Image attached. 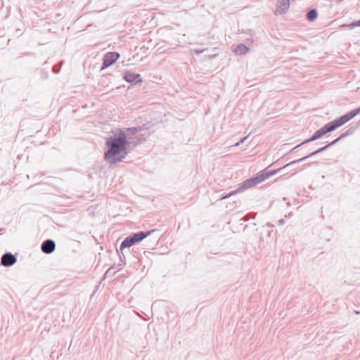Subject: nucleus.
<instances>
[{
	"mask_svg": "<svg viewBox=\"0 0 360 360\" xmlns=\"http://www.w3.org/2000/svg\"><path fill=\"white\" fill-rule=\"evenodd\" d=\"M345 136V134H342L341 136L338 137V139H335L333 141H332L331 143H330L329 144L311 153L310 154H309L308 155L305 156V157H303L302 158H300V159H298V160H294V161H292L290 162V163L285 165V166H283L282 168H280V169H276V170H273V171H270V172H266L265 170H263L261 172L257 174L255 176L250 178V179H248L244 181H243L242 183H240L238 186V187L236 188V190L224 195L223 197L221 198V199H226V198H229V197H231V195H234V194H236V193H242L243 191H245V190L247 189H249V188H253L255 186H256L257 185L261 184L262 182L264 181L265 180H266L267 179H269V177L275 175L276 174H277L279 171H281L282 169L283 168H285L286 167L290 165H293V164H295V163H297V162H300L306 159H307L309 157H311V156H314L322 151H324L326 150L328 147L334 145L335 143H337L340 139H342V137Z\"/></svg>",
	"mask_w": 360,
	"mask_h": 360,
	"instance_id": "nucleus-1",
	"label": "nucleus"
},
{
	"mask_svg": "<svg viewBox=\"0 0 360 360\" xmlns=\"http://www.w3.org/2000/svg\"><path fill=\"white\" fill-rule=\"evenodd\" d=\"M127 136L123 131H120L117 135L110 136L105 142L104 159L110 164L121 162L127 155Z\"/></svg>",
	"mask_w": 360,
	"mask_h": 360,
	"instance_id": "nucleus-2",
	"label": "nucleus"
},
{
	"mask_svg": "<svg viewBox=\"0 0 360 360\" xmlns=\"http://www.w3.org/2000/svg\"><path fill=\"white\" fill-rule=\"evenodd\" d=\"M360 113V107L350 111L349 112L341 116L340 118L335 120L334 121L330 122L327 123L326 125H324L323 127L317 130L313 136L301 143L300 144L296 146L292 150H295L300 147L301 145H303L304 143L314 141L315 140H317L322 136H323L325 134H326L328 132L333 131L337 128L342 126L346 122L352 120L353 117H354L356 115H359Z\"/></svg>",
	"mask_w": 360,
	"mask_h": 360,
	"instance_id": "nucleus-3",
	"label": "nucleus"
},
{
	"mask_svg": "<svg viewBox=\"0 0 360 360\" xmlns=\"http://www.w3.org/2000/svg\"><path fill=\"white\" fill-rule=\"evenodd\" d=\"M120 57L117 52H108L103 58L101 70H104L114 64Z\"/></svg>",
	"mask_w": 360,
	"mask_h": 360,
	"instance_id": "nucleus-4",
	"label": "nucleus"
},
{
	"mask_svg": "<svg viewBox=\"0 0 360 360\" xmlns=\"http://www.w3.org/2000/svg\"><path fill=\"white\" fill-rule=\"evenodd\" d=\"M290 7V0H277L274 14L276 15L285 14Z\"/></svg>",
	"mask_w": 360,
	"mask_h": 360,
	"instance_id": "nucleus-5",
	"label": "nucleus"
},
{
	"mask_svg": "<svg viewBox=\"0 0 360 360\" xmlns=\"http://www.w3.org/2000/svg\"><path fill=\"white\" fill-rule=\"evenodd\" d=\"M17 262L15 255L11 252L4 253L1 259V264L4 266H11L15 264Z\"/></svg>",
	"mask_w": 360,
	"mask_h": 360,
	"instance_id": "nucleus-6",
	"label": "nucleus"
},
{
	"mask_svg": "<svg viewBox=\"0 0 360 360\" xmlns=\"http://www.w3.org/2000/svg\"><path fill=\"white\" fill-rule=\"evenodd\" d=\"M56 248V243L51 239L45 240L41 245V251L45 254H51Z\"/></svg>",
	"mask_w": 360,
	"mask_h": 360,
	"instance_id": "nucleus-7",
	"label": "nucleus"
},
{
	"mask_svg": "<svg viewBox=\"0 0 360 360\" xmlns=\"http://www.w3.org/2000/svg\"><path fill=\"white\" fill-rule=\"evenodd\" d=\"M135 245V233H132L127 236L121 243L120 250L122 255L126 248H129L131 246Z\"/></svg>",
	"mask_w": 360,
	"mask_h": 360,
	"instance_id": "nucleus-8",
	"label": "nucleus"
},
{
	"mask_svg": "<svg viewBox=\"0 0 360 360\" xmlns=\"http://www.w3.org/2000/svg\"><path fill=\"white\" fill-rule=\"evenodd\" d=\"M249 48L245 45L240 44L234 49V52L238 55H245L249 51Z\"/></svg>",
	"mask_w": 360,
	"mask_h": 360,
	"instance_id": "nucleus-9",
	"label": "nucleus"
},
{
	"mask_svg": "<svg viewBox=\"0 0 360 360\" xmlns=\"http://www.w3.org/2000/svg\"><path fill=\"white\" fill-rule=\"evenodd\" d=\"M155 230H151L148 231H140L136 233V243L143 240L145 238L150 236L152 233L155 232Z\"/></svg>",
	"mask_w": 360,
	"mask_h": 360,
	"instance_id": "nucleus-10",
	"label": "nucleus"
},
{
	"mask_svg": "<svg viewBox=\"0 0 360 360\" xmlns=\"http://www.w3.org/2000/svg\"><path fill=\"white\" fill-rule=\"evenodd\" d=\"M317 18V11L315 9L309 11L307 14V18L309 21H314Z\"/></svg>",
	"mask_w": 360,
	"mask_h": 360,
	"instance_id": "nucleus-11",
	"label": "nucleus"
},
{
	"mask_svg": "<svg viewBox=\"0 0 360 360\" xmlns=\"http://www.w3.org/2000/svg\"><path fill=\"white\" fill-rule=\"evenodd\" d=\"M124 79L128 82H135V74L127 72L124 77Z\"/></svg>",
	"mask_w": 360,
	"mask_h": 360,
	"instance_id": "nucleus-12",
	"label": "nucleus"
},
{
	"mask_svg": "<svg viewBox=\"0 0 360 360\" xmlns=\"http://www.w3.org/2000/svg\"><path fill=\"white\" fill-rule=\"evenodd\" d=\"M360 27V20H357L356 22H353L350 24H343L342 25H340V27L342 28V27H350V28H353L354 27Z\"/></svg>",
	"mask_w": 360,
	"mask_h": 360,
	"instance_id": "nucleus-13",
	"label": "nucleus"
},
{
	"mask_svg": "<svg viewBox=\"0 0 360 360\" xmlns=\"http://www.w3.org/2000/svg\"><path fill=\"white\" fill-rule=\"evenodd\" d=\"M118 270L116 269L115 267L114 266H111L105 272V276H112L115 274V273Z\"/></svg>",
	"mask_w": 360,
	"mask_h": 360,
	"instance_id": "nucleus-14",
	"label": "nucleus"
},
{
	"mask_svg": "<svg viewBox=\"0 0 360 360\" xmlns=\"http://www.w3.org/2000/svg\"><path fill=\"white\" fill-rule=\"evenodd\" d=\"M150 122H147L146 124H143L142 126H138L136 125V133L139 131H141L142 129H148L150 127Z\"/></svg>",
	"mask_w": 360,
	"mask_h": 360,
	"instance_id": "nucleus-15",
	"label": "nucleus"
},
{
	"mask_svg": "<svg viewBox=\"0 0 360 360\" xmlns=\"http://www.w3.org/2000/svg\"><path fill=\"white\" fill-rule=\"evenodd\" d=\"M192 51L195 54L199 55V54L203 53L205 51V49H193Z\"/></svg>",
	"mask_w": 360,
	"mask_h": 360,
	"instance_id": "nucleus-16",
	"label": "nucleus"
},
{
	"mask_svg": "<svg viewBox=\"0 0 360 360\" xmlns=\"http://www.w3.org/2000/svg\"><path fill=\"white\" fill-rule=\"evenodd\" d=\"M247 139V137H244L240 141H239L238 143H236L234 146H238L240 143H243L244 141Z\"/></svg>",
	"mask_w": 360,
	"mask_h": 360,
	"instance_id": "nucleus-17",
	"label": "nucleus"
},
{
	"mask_svg": "<svg viewBox=\"0 0 360 360\" xmlns=\"http://www.w3.org/2000/svg\"><path fill=\"white\" fill-rule=\"evenodd\" d=\"M59 71H60V68H58V67H56V66H53V72L54 73H58V72H59Z\"/></svg>",
	"mask_w": 360,
	"mask_h": 360,
	"instance_id": "nucleus-18",
	"label": "nucleus"
},
{
	"mask_svg": "<svg viewBox=\"0 0 360 360\" xmlns=\"http://www.w3.org/2000/svg\"><path fill=\"white\" fill-rule=\"evenodd\" d=\"M285 220L282 219H280L278 221V224L279 226H282L285 224Z\"/></svg>",
	"mask_w": 360,
	"mask_h": 360,
	"instance_id": "nucleus-19",
	"label": "nucleus"
},
{
	"mask_svg": "<svg viewBox=\"0 0 360 360\" xmlns=\"http://www.w3.org/2000/svg\"><path fill=\"white\" fill-rule=\"evenodd\" d=\"M136 84H137L138 83L141 82V79H140V75L139 74H136Z\"/></svg>",
	"mask_w": 360,
	"mask_h": 360,
	"instance_id": "nucleus-20",
	"label": "nucleus"
},
{
	"mask_svg": "<svg viewBox=\"0 0 360 360\" xmlns=\"http://www.w3.org/2000/svg\"><path fill=\"white\" fill-rule=\"evenodd\" d=\"M292 215V212H290V213L288 214V216H289V217H291Z\"/></svg>",
	"mask_w": 360,
	"mask_h": 360,
	"instance_id": "nucleus-21",
	"label": "nucleus"
},
{
	"mask_svg": "<svg viewBox=\"0 0 360 360\" xmlns=\"http://www.w3.org/2000/svg\"><path fill=\"white\" fill-rule=\"evenodd\" d=\"M355 313H356V314H359V311H355Z\"/></svg>",
	"mask_w": 360,
	"mask_h": 360,
	"instance_id": "nucleus-22",
	"label": "nucleus"
},
{
	"mask_svg": "<svg viewBox=\"0 0 360 360\" xmlns=\"http://www.w3.org/2000/svg\"><path fill=\"white\" fill-rule=\"evenodd\" d=\"M128 302H129V304H131V300H128Z\"/></svg>",
	"mask_w": 360,
	"mask_h": 360,
	"instance_id": "nucleus-23",
	"label": "nucleus"
},
{
	"mask_svg": "<svg viewBox=\"0 0 360 360\" xmlns=\"http://www.w3.org/2000/svg\"><path fill=\"white\" fill-rule=\"evenodd\" d=\"M136 144H138V141L136 140Z\"/></svg>",
	"mask_w": 360,
	"mask_h": 360,
	"instance_id": "nucleus-24",
	"label": "nucleus"
}]
</instances>
